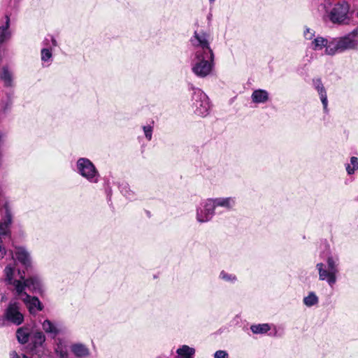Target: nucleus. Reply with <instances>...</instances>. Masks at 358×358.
<instances>
[{"instance_id":"obj_23","label":"nucleus","mask_w":358,"mask_h":358,"mask_svg":"<svg viewBox=\"0 0 358 358\" xmlns=\"http://www.w3.org/2000/svg\"><path fill=\"white\" fill-rule=\"evenodd\" d=\"M196 350L187 345H182L176 350L175 358H194Z\"/></svg>"},{"instance_id":"obj_24","label":"nucleus","mask_w":358,"mask_h":358,"mask_svg":"<svg viewBox=\"0 0 358 358\" xmlns=\"http://www.w3.org/2000/svg\"><path fill=\"white\" fill-rule=\"evenodd\" d=\"M30 338L33 346L32 350H36L38 348L43 347L46 340L45 334L39 330L34 331Z\"/></svg>"},{"instance_id":"obj_17","label":"nucleus","mask_w":358,"mask_h":358,"mask_svg":"<svg viewBox=\"0 0 358 358\" xmlns=\"http://www.w3.org/2000/svg\"><path fill=\"white\" fill-rule=\"evenodd\" d=\"M312 85L313 88L317 91L321 102L323 106L324 112L327 113L328 110V99L327 90L322 81L320 78H314L312 79Z\"/></svg>"},{"instance_id":"obj_36","label":"nucleus","mask_w":358,"mask_h":358,"mask_svg":"<svg viewBox=\"0 0 358 358\" xmlns=\"http://www.w3.org/2000/svg\"><path fill=\"white\" fill-rule=\"evenodd\" d=\"M3 239L4 238L0 239V259H3L7 253V250L6 247L3 245Z\"/></svg>"},{"instance_id":"obj_7","label":"nucleus","mask_w":358,"mask_h":358,"mask_svg":"<svg viewBox=\"0 0 358 358\" xmlns=\"http://www.w3.org/2000/svg\"><path fill=\"white\" fill-rule=\"evenodd\" d=\"M331 0H326L324 4L326 13L329 20L336 24H348L349 17L348 13L350 6L345 1H340L334 4V7L329 10L327 7L331 5Z\"/></svg>"},{"instance_id":"obj_45","label":"nucleus","mask_w":358,"mask_h":358,"mask_svg":"<svg viewBox=\"0 0 358 358\" xmlns=\"http://www.w3.org/2000/svg\"><path fill=\"white\" fill-rule=\"evenodd\" d=\"M157 358H161V357H157Z\"/></svg>"},{"instance_id":"obj_14","label":"nucleus","mask_w":358,"mask_h":358,"mask_svg":"<svg viewBox=\"0 0 358 358\" xmlns=\"http://www.w3.org/2000/svg\"><path fill=\"white\" fill-rule=\"evenodd\" d=\"M13 222V215L8 205L3 208V216L0 222V239L10 236V226Z\"/></svg>"},{"instance_id":"obj_9","label":"nucleus","mask_w":358,"mask_h":358,"mask_svg":"<svg viewBox=\"0 0 358 358\" xmlns=\"http://www.w3.org/2000/svg\"><path fill=\"white\" fill-rule=\"evenodd\" d=\"M189 90L193 92L192 96V107L194 113L200 117H206L210 110V102L207 95L199 88L192 84L188 86Z\"/></svg>"},{"instance_id":"obj_25","label":"nucleus","mask_w":358,"mask_h":358,"mask_svg":"<svg viewBox=\"0 0 358 358\" xmlns=\"http://www.w3.org/2000/svg\"><path fill=\"white\" fill-rule=\"evenodd\" d=\"M31 337L30 330L28 327H22L16 331V338L20 344H26Z\"/></svg>"},{"instance_id":"obj_12","label":"nucleus","mask_w":358,"mask_h":358,"mask_svg":"<svg viewBox=\"0 0 358 358\" xmlns=\"http://www.w3.org/2000/svg\"><path fill=\"white\" fill-rule=\"evenodd\" d=\"M16 260L24 267L25 273L33 271V259L31 252L24 246H15Z\"/></svg>"},{"instance_id":"obj_38","label":"nucleus","mask_w":358,"mask_h":358,"mask_svg":"<svg viewBox=\"0 0 358 358\" xmlns=\"http://www.w3.org/2000/svg\"><path fill=\"white\" fill-rule=\"evenodd\" d=\"M50 39H51V42H52V45L53 47H56L57 45V42L56 39L53 36H51Z\"/></svg>"},{"instance_id":"obj_6","label":"nucleus","mask_w":358,"mask_h":358,"mask_svg":"<svg viewBox=\"0 0 358 358\" xmlns=\"http://www.w3.org/2000/svg\"><path fill=\"white\" fill-rule=\"evenodd\" d=\"M24 321V310L21 303L17 299H11L0 316V328L9 324L20 326Z\"/></svg>"},{"instance_id":"obj_43","label":"nucleus","mask_w":358,"mask_h":358,"mask_svg":"<svg viewBox=\"0 0 358 358\" xmlns=\"http://www.w3.org/2000/svg\"><path fill=\"white\" fill-rule=\"evenodd\" d=\"M210 3H213L215 2V0H208Z\"/></svg>"},{"instance_id":"obj_30","label":"nucleus","mask_w":358,"mask_h":358,"mask_svg":"<svg viewBox=\"0 0 358 358\" xmlns=\"http://www.w3.org/2000/svg\"><path fill=\"white\" fill-rule=\"evenodd\" d=\"M218 278L220 280L231 284H234L238 280L237 276L235 274L229 273L224 270L220 271Z\"/></svg>"},{"instance_id":"obj_31","label":"nucleus","mask_w":358,"mask_h":358,"mask_svg":"<svg viewBox=\"0 0 358 358\" xmlns=\"http://www.w3.org/2000/svg\"><path fill=\"white\" fill-rule=\"evenodd\" d=\"M41 56L42 62H47L49 65L52 58V52L51 48H43L41 51Z\"/></svg>"},{"instance_id":"obj_15","label":"nucleus","mask_w":358,"mask_h":358,"mask_svg":"<svg viewBox=\"0 0 358 358\" xmlns=\"http://www.w3.org/2000/svg\"><path fill=\"white\" fill-rule=\"evenodd\" d=\"M17 297L23 301L31 315H36L38 311H41L44 308L43 303L36 296L25 294Z\"/></svg>"},{"instance_id":"obj_35","label":"nucleus","mask_w":358,"mask_h":358,"mask_svg":"<svg viewBox=\"0 0 358 358\" xmlns=\"http://www.w3.org/2000/svg\"><path fill=\"white\" fill-rule=\"evenodd\" d=\"M214 358H229V354L226 350H217L214 355Z\"/></svg>"},{"instance_id":"obj_41","label":"nucleus","mask_w":358,"mask_h":358,"mask_svg":"<svg viewBox=\"0 0 358 358\" xmlns=\"http://www.w3.org/2000/svg\"><path fill=\"white\" fill-rule=\"evenodd\" d=\"M9 1H10V0H3V6H4L5 7H6V8H7V4H8V3L9 2ZM18 1H19V2L20 1V0H18Z\"/></svg>"},{"instance_id":"obj_2","label":"nucleus","mask_w":358,"mask_h":358,"mask_svg":"<svg viewBox=\"0 0 358 358\" xmlns=\"http://www.w3.org/2000/svg\"><path fill=\"white\" fill-rule=\"evenodd\" d=\"M237 203L236 197H215L202 200L196 208V220L199 223L210 222L216 215L225 211H231Z\"/></svg>"},{"instance_id":"obj_22","label":"nucleus","mask_w":358,"mask_h":358,"mask_svg":"<svg viewBox=\"0 0 358 358\" xmlns=\"http://www.w3.org/2000/svg\"><path fill=\"white\" fill-rule=\"evenodd\" d=\"M333 42V38L328 40L322 36H317L311 43V48L313 50H321L325 48V54L329 55L327 52V49L330 46V44Z\"/></svg>"},{"instance_id":"obj_33","label":"nucleus","mask_w":358,"mask_h":358,"mask_svg":"<svg viewBox=\"0 0 358 358\" xmlns=\"http://www.w3.org/2000/svg\"><path fill=\"white\" fill-rule=\"evenodd\" d=\"M7 139V134L3 131H0V151L4 152V147Z\"/></svg>"},{"instance_id":"obj_18","label":"nucleus","mask_w":358,"mask_h":358,"mask_svg":"<svg viewBox=\"0 0 358 358\" xmlns=\"http://www.w3.org/2000/svg\"><path fill=\"white\" fill-rule=\"evenodd\" d=\"M0 81L6 88H13L15 87L14 72L9 65H3L0 69Z\"/></svg>"},{"instance_id":"obj_28","label":"nucleus","mask_w":358,"mask_h":358,"mask_svg":"<svg viewBox=\"0 0 358 358\" xmlns=\"http://www.w3.org/2000/svg\"><path fill=\"white\" fill-rule=\"evenodd\" d=\"M251 331L255 334H264L270 329L271 327L267 323L252 324L250 327Z\"/></svg>"},{"instance_id":"obj_40","label":"nucleus","mask_w":358,"mask_h":358,"mask_svg":"<svg viewBox=\"0 0 358 358\" xmlns=\"http://www.w3.org/2000/svg\"><path fill=\"white\" fill-rule=\"evenodd\" d=\"M6 299L7 298H6V294H1V301L2 302L3 301L6 300Z\"/></svg>"},{"instance_id":"obj_37","label":"nucleus","mask_w":358,"mask_h":358,"mask_svg":"<svg viewBox=\"0 0 358 358\" xmlns=\"http://www.w3.org/2000/svg\"><path fill=\"white\" fill-rule=\"evenodd\" d=\"M10 358H22L16 351L13 350L10 352Z\"/></svg>"},{"instance_id":"obj_4","label":"nucleus","mask_w":358,"mask_h":358,"mask_svg":"<svg viewBox=\"0 0 358 358\" xmlns=\"http://www.w3.org/2000/svg\"><path fill=\"white\" fill-rule=\"evenodd\" d=\"M215 68V54L194 52L191 62L192 72L199 78L211 76Z\"/></svg>"},{"instance_id":"obj_13","label":"nucleus","mask_w":358,"mask_h":358,"mask_svg":"<svg viewBox=\"0 0 358 358\" xmlns=\"http://www.w3.org/2000/svg\"><path fill=\"white\" fill-rule=\"evenodd\" d=\"M41 327L44 332L52 338H55L59 334H64L66 331L65 327L61 322L52 321L49 319H45L42 322Z\"/></svg>"},{"instance_id":"obj_42","label":"nucleus","mask_w":358,"mask_h":358,"mask_svg":"<svg viewBox=\"0 0 358 358\" xmlns=\"http://www.w3.org/2000/svg\"><path fill=\"white\" fill-rule=\"evenodd\" d=\"M108 194H110L111 193V189H107Z\"/></svg>"},{"instance_id":"obj_5","label":"nucleus","mask_w":358,"mask_h":358,"mask_svg":"<svg viewBox=\"0 0 358 358\" xmlns=\"http://www.w3.org/2000/svg\"><path fill=\"white\" fill-rule=\"evenodd\" d=\"M348 50H358V26L342 36L333 38V42L327 49L330 56Z\"/></svg>"},{"instance_id":"obj_26","label":"nucleus","mask_w":358,"mask_h":358,"mask_svg":"<svg viewBox=\"0 0 358 358\" xmlns=\"http://www.w3.org/2000/svg\"><path fill=\"white\" fill-rule=\"evenodd\" d=\"M120 193L128 200L133 201L136 199V194L129 185L126 182L119 183L118 185Z\"/></svg>"},{"instance_id":"obj_21","label":"nucleus","mask_w":358,"mask_h":358,"mask_svg":"<svg viewBox=\"0 0 358 358\" xmlns=\"http://www.w3.org/2000/svg\"><path fill=\"white\" fill-rule=\"evenodd\" d=\"M252 102L255 104H264L269 100V93L266 90H255L251 94Z\"/></svg>"},{"instance_id":"obj_20","label":"nucleus","mask_w":358,"mask_h":358,"mask_svg":"<svg viewBox=\"0 0 358 358\" xmlns=\"http://www.w3.org/2000/svg\"><path fill=\"white\" fill-rule=\"evenodd\" d=\"M55 352L59 358H68L69 347L66 341L63 338H55Z\"/></svg>"},{"instance_id":"obj_10","label":"nucleus","mask_w":358,"mask_h":358,"mask_svg":"<svg viewBox=\"0 0 358 358\" xmlns=\"http://www.w3.org/2000/svg\"><path fill=\"white\" fill-rule=\"evenodd\" d=\"M212 37L210 34L203 30H196L189 39L192 46L195 49L194 52L214 53L210 48Z\"/></svg>"},{"instance_id":"obj_16","label":"nucleus","mask_w":358,"mask_h":358,"mask_svg":"<svg viewBox=\"0 0 358 358\" xmlns=\"http://www.w3.org/2000/svg\"><path fill=\"white\" fill-rule=\"evenodd\" d=\"M14 100V92L6 91L0 98V121L4 120L10 113Z\"/></svg>"},{"instance_id":"obj_29","label":"nucleus","mask_w":358,"mask_h":358,"mask_svg":"<svg viewBox=\"0 0 358 358\" xmlns=\"http://www.w3.org/2000/svg\"><path fill=\"white\" fill-rule=\"evenodd\" d=\"M348 175H353L355 171H358V158L357 157H351L350 163L345 165Z\"/></svg>"},{"instance_id":"obj_19","label":"nucleus","mask_w":358,"mask_h":358,"mask_svg":"<svg viewBox=\"0 0 358 358\" xmlns=\"http://www.w3.org/2000/svg\"><path fill=\"white\" fill-rule=\"evenodd\" d=\"M70 350L77 358H87L90 355L89 348L82 343H74L70 346Z\"/></svg>"},{"instance_id":"obj_27","label":"nucleus","mask_w":358,"mask_h":358,"mask_svg":"<svg viewBox=\"0 0 358 358\" xmlns=\"http://www.w3.org/2000/svg\"><path fill=\"white\" fill-rule=\"evenodd\" d=\"M303 303L308 308L317 306L319 303V297L317 296L315 292H309L308 295L303 297Z\"/></svg>"},{"instance_id":"obj_8","label":"nucleus","mask_w":358,"mask_h":358,"mask_svg":"<svg viewBox=\"0 0 358 358\" xmlns=\"http://www.w3.org/2000/svg\"><path fill=\"white\" fill-rule=\"evenodd\" d=\"M73 171L90 183H97L100 174L94 163L87 157H80L76 162Z\"/></svg>"},{"instance_id":"obj_39","label":"nucleus","mask_w":358,"mask_h":358,"mask_svg":"<svg viewBox=\"0 0 358 358\" xmlns=\"http://www.w3.org/2000/svg\"><path fill=\"white\" fill-rule=\"evenodd\" d=\"M3 158V152L0 151V165L1 164Z\"/></svg>"},{"instance_id":"obj_11","label":"nucleus","mask_w":358,"mask_h":358,"mask_svg":"<svg viewBox=\"0 0 358 358\" xmlns=\"http://www.w3.org/2000/svg\"><path fill=\"white\" fill-rule=\"evenodd\" d=\"M6 8L4 21L0 24V45L9 41L12 37L10 27V16L13 12H17L19 8L18 0H10Z\"/></svg>"},{"instance_id":"obj_3","label":"nucleus","mask_w":358,"mask_h":358,"mask_svg":"<svg viewBox=\"0 0 358 358\" xmlns=\"http://www.w3.org/2000/svg\"><path fill=\"white\" fill-rule=\"evenodd\" d=\"M326 264L317 263L315 266L318 271L319 280L326 281L333 287L337 281V274L339 272L340 258L337 254H328L326 259Z\"/></svg>"},{"instance_id":"obj_32","label":"nucleus","mask_w":358,"mask_h":358,"mask_svg":"<svg viewBox=\"0 0 358 358\" xmlns=\"http://www.w3.org/2000/svg\"><path fill=\"white\" fill-rule=\"evenodd\" d=\"M142 129L144 133L145 138L150 141L152 138L153 127L150 124L142 126Z\"/></svg>"},{"instance_id":"obj_34","label":"nucleus","mask_w":358,"mask_h":358,"mask_svg":"<svg viewBox=\"0 0 358 358\" xmlns=\"http://www.w3.org/2000/svg\"><path fill=\"white\" fill-rule=\"evenodd\" d=\"M315 31L308 27H306L303 31V36L307 40H311L315 36Z\"/></svg>"},{"instance_id":"obj_1","label":"nucleus","mask_w":358,"mask_h":358,"mask_svg":"<svg viewBox=\"0 0 358 358\" xmlns=\"http://www.w3.org/2000/svg\"><path fill=\"white\" fill-rule=\"evenodd\" d=\"M16 268L15 265L9 264L3 269V282L15 296L27 294L26 289L33 294L43 296L46 292V285L43 276L37 273L29 271L26 275L25 271L17 270L19 278L15 276Z\"/></svg>"},{"instance_id":"obj_44","label":"nucleus","mask_w":358,"mask_h":358,"mask_svg":"<svg viewBox=\"0 0 358 358\" xmlns=\"http://www.w3.org/2000/svg\"><path fill=\"white\" fill-rule=\"evenodd\" d=\"M357 16L358 17V10H357Z\"/></svg>"}]
</instances>
